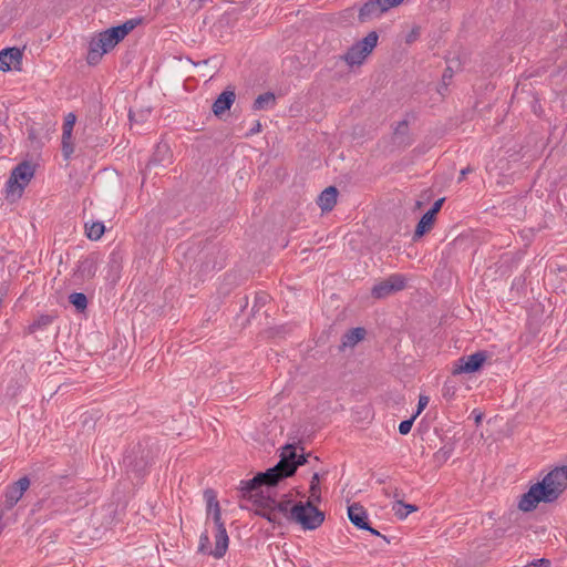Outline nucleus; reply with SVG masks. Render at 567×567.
Segmentation results:
<instances>
[{"mask_svg": "<svg viewBox=\"0 0 567 567\" xmlns=\"http://www.w3.org/2000/svg\"><path fill=\"white\" fill-rule=\"evenodd\" d=\"M302 449L288 444L281 449L279 463L257 474L254 478L241 482V491L247 494L257 515L272 524H281L287 512V499L276 501L271 496L270 486L284 477L292 475L299 465L306 462Z\"/></svg>", "mask_w": 567, "mask_h": 567, "instance_id": "nucleus-1", "label": "nucleus"}, {"mask_svg": "<svg viewBox=\"0 0 567 567\" xmlns=\"http://www.w3.org/2000/svg\"><path fill=\"white\" fill-rule=\"evenodd\" d=\"M567 488V466L550 470L542 481L530 485L518 502L523 512L534 511L539 503L555 502Z\"/></svg>", "mask_w": 567, "mask_h": 567, "instance_id": "nucleus-2", "label": "nucleus"}, {"mask_svg": "<svg viewBox=\"0 0 567 567\" xmlns=\"http://www.w3.org/2000/svg\"><path fill=\"white\" fill-rule=\"evenodd\" d=\"M134 28L132 23L107 29L89 41L86 61L91 65L97 64L102 56L110 52Z\"/></svg>", "mask_w": 567, "mask_h": 567, "instance_id": "nucleus-3", "label": "nucleus"}, {"mask_svg": "<svg viewBox=\"0 0 567 567\" xmlns=\"http://www.w3.org/2000/svg\"><path fill=\"white\" fill-rule=\"evenodd\" d=\"M313 503L309 499L306 503L301 501L292 503L290 499H287V512L284 519L293 520L305 529H316L322 524L324 517Z\"/></svg>", "mask_w": 567, "mask_h": 567, "instance_id": "nucleus-4", "label": "nucleus"}, {"mask_svg": "<svg viewBox=\"0 0 567 567\" xmlns=\"http://www.w3.org/2000/svg\"><path fill=\"white\" fill-rule=\"evenodd\" d=\"M34 176V166L29 162L17 165L7 182L6 196L9 200L16 202L21 198L24 188Z\"/></svg>", "mask_w": 567, "mask_h": 567, "instance_id": "nucleus-5", "label": "nucleus"}, {"mask_svg": "<svg viewBox=\"0 0 567 567\" xmlns=\"http://www.w3.org/2000/svg\"><path fill=\"white\" fill-rule=\"evenodd\" d=\"M215 547H210L208 530L206 529L199 537L198 550L204 554H209L213 557L219 559L223 558L228 549L229 537L224 525H218L217 528H213Z\"/></svg>", "mask_w": 567, "mask_h": 567, "instance_id": "nucleus-6", "label": "nucleus"}, {"mask_svg": "<svg viewBox=\"0 0 567 567\" xmlns=\"http://www.w3.org/2000/svg\"><path fill=\"white\" fill-rule=\"evenodd\" d=\"M379 35L375 31L369 32L361 41L353 44L346 54V61L350 65L361 64L377 47Z\"/></svg>", "mask_w": 567, "mask_h": 567, "instance_id": "nucleus-7", "label": "nucleus"}, {"mask_svg": "<svg viewBox=\"0 0 567 567\" xmlns=\"http://www.w3.org/2000/svg\"><path fill=\"white\" fill-rule=\"evenodd\" d=\"M485 351H478L470 355H463L453 362L451 373L453 375L472 374L477 372L487 361Z\"/></svg>", "mask_w": 567, "mask_h": 567, "instance_id": "nucleus-8", "label": "nucleus"}, {"mask_svg": "<svg viewBox=\"0 0 567 567\" xmlns=\"http://www.w3.org/2000/svg\"><path fill=\"white\" fill-rule=\"evenodd\" d=\"M402 2L403 0H369L361 7L359 18L361 21H367L380 17L383 12Z\"/></svg>", "mask_w": 567, "mask_h": 567, "instance_id": "nucleus-9", "label": "nucleus"}, {"mask_svg": "<svg viewBox=\"0 0 567 567\" xmlns=\"http://www.w3.org/2000/svg\"><path fill=\"white\" fill-rule=\"evenodd\" d=\"M405 287V278L401 275H392L389 278L375 284L371 290L374 298H385Z\"/></svg>", "mask_w": 567, "mask_h": 567, "instance_id": "nucleus-10", "label": "nucleus"}, {"mask_svg": "<svg viewBox=\"0 0 567 567\" xmlns=\"http://www.w3.org/2000/svg\"><path fill=\"white\" fill-rule=\"evenodd\" d=\"M204 498L206 501V529L208 530L210 524H213V528H217L218 525H224L221 522L220 506L215 493L208 489L204 493Z\"/></svg>", "mask_w": 567, "mask_h": 567, "instance_id": "nucleus-11", "label": "nucleus"}, {"mask_svg": "<svg viewBox=\"0 0 567 567\" xmlns=\"http://www.w3.org/2000/svg\"><path fill=\"white\" fill-rule=\"evenodd\" d=\"M76 122V116L69 113L64 117L63 133H62V153L65 158H69L74 152V144L72 141V131Z\"/></svg>", "mask_w": 567, "mask_h": 567, "instance_id": "nucleus-12", "label": "nucleus"}, {"mask_svg": "<svg viewBox=\"0 0 567 567\" xmlns=\"http://www.w3.org/2000/svg\"><path fill=\"white\" fill-rule=\"evenodd\" d=\"M22 62V52L18 48H8L0 52V70L3 72L19 70Z\"/></svg>", "mask_w": 567, "mask_h": 567, "instance_id": "nucleus-13", "label": "nucleus"}, {"mask_svg": "<svg viewBox=\"0 0 567 567\" xmlns=\"http://www.w3.org/2000/svg\"><path fill=\"white\" fill-rule=\"evenodd\" d=\"M348 516L350 522L355 525L358 528L367 529L371 532L373 535H380V533L368 524V514L365 509L359 504H352L348 507Z\"/></svg>", "mask_w": 567, "mask_h": 567, "instance_id": "nucleus-14", "label": "nucleus"}, {"mask_svg": "<svg viewBox=\"0 0 567 567\" xmlns=\"http://www.w3.org/2000/svg\"><path fill=\"white\" fill-rule=\"evenodd\" d=\"M30 481L27 477L20 478L18 482L8 487L6 493V504L8 507L14 506L29 488Z\"/></svg>", "mask_w": 567, "mask_h": 567, "instance_id": "nucleus-15", "label": "nucleus"}, {"mask_svg": "<svg viewBox=\"0 0 567 567\" xmlns=\"http://www.w3.org/2000/svg\"><path fill=\"white\" fill-rule=\"evenodd\" d=\"M235 97L236 95L234 91H224L213 104L214 114L219 116L228 111L235 102Z\"/></svg>", "mask_w": 567, "mask_h": 567, "instance_id": "nucleus-16", "label": "nucleus"}, {"mask_svg": "<svg viewBox=\"0 0 567 567\" xmlns=\"http://www.w3.org/2000/svg\"><path fill=\"white\" fill-rule=\"evenodd\" d=\"M337 197H338L337 188L333 186H330V187L326 188L318 197V205L322 209V212H330L337 203Z\"/></svg>", "mask_w": 567, "mask_h": 567, "instance_id": "nucleus-17", "label": "nucleus"}, {"mask_svg": "<svg viewBox=\"0 0 567 567\" xmlns=\"http://www.w3.org/2000/svg\"><path fill=\"white\" fill-rule=\"evenodd\" d=\"M435 217L433 213L426 212L416 225L414 237L420 238L429 233L434 226Z\"/></svg>", "mask_w": 567, "mask_h": 567, "instance_id": "nucleus-18", "label": "nucleus"}, {"mask_svg": "<svg viewBox=\"0 0 567 567\" xmlns=\"http://www.w3.org/2000/svg\"><path fill=\"white\" fill-rule=\"evenodd\" d=\"M365 336V330L363 328H354L347 332L342 338V346L344 348L354 347L359 341H361Z\"/></svg>", "mask_w": 567, "mask_h": 567, "instance_id": "nucleus-19", "label": "nucleus"}, {"mask_svg": "<svg viewBox=\"0 0 567 567\" xmlns=\"http://www.w3.org/2000/svg\"><path fill=\"white\" fill-rule=\"evenodd\" d=\"M276 97L272 93L259 95L254 102L255 110H268L275 105Z\"/></svg>", "mask_w": 567, "mask_h": 567, "instance_id": "nucleus-20", "label": "nucleus"}, {"mask_svg": "<svg viewBox=\"0 0 567 567\" xmlns=\"http://www.w3.org/2000/svg\"><path fill=\"white\" fill-rule=\"evenodd\" d=\"M105 227L100 221H94L85 225L86 236L91 240H99L104 234Z\"/></svg>", "mask_w": 567, "mask_h": 567, "instance_id": "nucleus-21", "label": "nucleus"}, {"mask_svg": "<svg viewBox=\"0 0 567 567\" xmlns=\"http://www.w3.org/2000/svg\"><path fill=\"white\" fill-rule=\"evenodd\" d=\"M392 511L394 512L395 516L400 519H404L408 517L409 514L416 511V507L411 504H404L401 501H398L393 504Z\"/></svg>", "mask_w": 567, "mask_h": 567, "instance_id": "nucleus-22", "label": "nucleus"}, {"mask_svg": "<svg viewBox=\"0 0 567 567\" xmlns=\"http://www.w3.org/2000/svg\"><path fill=\"white\" fill-rule=\"evenodd\" d=\"M320 480L319 474L315 473L312 475L311 482H310V489H309V501L312 502H319L320 501Z\"/></svg>", "mask_w": 567, "mask_h": 567, "instance_id": "nucleus-23", "label": "nucleus"}, {"mask_svg": "<svg viewBox=\"0 0 567 567\" xmlns=\"http://www.w3.org/2000/svg\"><path fill=\"white\" fill-rule=\"evenodd\" d=\"M70 302L79 310V311H83L86 309L87 307V299H86V296L84 293H81V292H74V293H71L70 297Z\"/></svg>", "mask_w": 567, "mask_h": 567, "instance_id": "nucleus-24", "label": "nucleus"}, {"mask_svg": "<svg viewBox=\"0 0 567 567\" xmlns=\"http://www.w3.org/2000/svg\"><path fill=\"white\" fill-rule=\"evenodd\" d=\"M420 37V28L413 25L404 35L406 43H413Z\"/></svg>", "mask_w": 567, "mask_h": 567, "instance_id": "nucleus-25", "label": "nucleus"}, {"mask_svg": "<svg viewBox=\"0 0 567 567\" xmlns=\"http://www.w3.org/2000/svg\"><path fill=\"white\" fill-rule=\"evenodd\" d=\"M415 417H416V415H414L411 420L402 421L399 424V432L401 434H403V435L408 434L411 431V429H412L413 421H414Z\"/></svg>", "mask_w": 567, "mask_h": 567, "instance_id": "nucleus-26", "label": "nucleus"}, {"mask_svg": "<svg viewBox=\"0 0 567 567\" xmlns=\"http://www.w3.org/2000/svg\"><path fill=\"white\" fill-rule=\"evenodd\" d=\"M550 560L546 558L534 559L523 567H549Z\"/></svg>", "mask_w": 567, "mask_h": 567, "instance_id": "nucleus-27", "label": "nucleus"}, {"mask_svg": "<svg viewBox=\"0 0 567 567\" xmlns=\"http://www.w3.org/2000/svg\"><path fill=\"white\" fill-rule=\"evenodd\" d=\"M429 402L430 398L427 395H420L416 415H419L427 406Z\"/></svg>", "mask_w": 567, "mask_h": 567, "instance_id": "nucleus-28", "label": "nucleus"}, {"mask_svg": "<svg viewBox=\"0 0 567 567\" xmlns=\"http://www.w3.org/2000/svg\"><path fill=\"white\" fill-rule=\"evenodd\" d=\"M443 203H444V198L437 199L429 212L433 213V215L436 216V214L442 208Z\"/></svg>", "mask_w": 567, "mask_h": 567, "instance_id": "nucleus-29", "label": "nucleus"}, {"mask_svg": "<svg viewBox=\"0 0 567 567\" xmlns=\"http://www.w3.org/2000/svg\"><path fill=\"white\" fill-rule=\"evenodd\" d=\"M52 321L51 317L49 316H44L42 318H40L37 322L38 326L40 324H49L50 322Z\"/></svg>", "mask_w": 567, "mask_h": 567, "instance_id": "nucleus-30", "label": "nucleus"}, {"mask_svg": "<svg viewBox=\"0 0 567 567\" xmlns=\"http://www.w3.org/2000/svg\"><path fill=\"white\" fill-rule=\"evenodd\" d=\"M85 266H87V267H89V275H90V276H92V275H93V272L91 271V268L93 267V262H91V261H85V262H83L82 267H85Z\"/></svg>", "mask_w": 567, "mask_h": 567, "instance_id": "nucleus-31", "label": "nucleus"}, {"mask_svg": "<svg viewBox=\"0 0 567 567\" xmlns=\"http://www.w3.org/2000/svg\"><path fill=\"white\" fill-rule=\"evenodd\" d=\"M468 171H470L468 168H465V169H462V171H461L460 181H461V179H463V178L466 176V174H467V172H468Z\"/></svg>", "mask_w": 567, "mask_h": 567, "instance_id": "nucleus-32", "label": "nucleus"}, {"mask_svg": "<svg viewBox=\"0 0 567 567\" xmlns=\"http://www.w3.org/2000/svg\"><path fill=\"white\" fill-rule=\"evenodd\" d=\"M443 391H444V395L452 394V392H451V390H450V388H449L447 383H445V385H444V390H443Z\"/></svg>", "mask_w": 567, "mask_h": 567, "instance_id": "nucleus-33", "label": "nucleus"}, {"mask_svg": "<svg viewBox=\"0 0 567 567\" xmlns=\"http://www.w3.org/2000/svg\"><path fill=\"white\" fill-rule=\"evenodd\" d=\"M415 206H416V208L419 209V208H421V207H422V203H421V202H416Z\"/></svg>", "mask_w": 567, "mask_h": 567, "instance_id": "nucleus-34", "label": "nucleus"}, {"mask_svg": "<svg viewBox=\"0 0 567 567\" xmlns=\"http://www.w3.org/2000/svg\"><path fill=\"white\" fill-rule=\"evenodd\" d=\"M162 147H163L165 151H168L167 145H163Z\"/></svg>", "mask_w": 567, "mask_h": 567, "instance_id": "nucleus-35", "label": "nucleus"}]
</instances>
